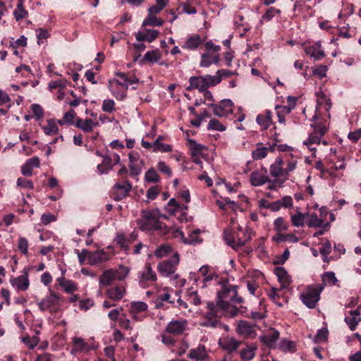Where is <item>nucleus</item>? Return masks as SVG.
<instances>
[{"mask_svg":"<svg viewBox=\"0 0 361 361\" xmlns=\"http://www.w3.org/2000/svg\"><path fill=\"white\" fill-rule=\"evenodd\" d=\"M237 288V286L224 281L221 283V289L218 290L216 303L221 310L225 311L226 314L230 317H235L238 312V309L230 303L240 304L243 302V298L238 296Z\"/></svg>","mask_w":361,"mask_h":361,"instance_id":"f257e3e1","label":"nucleus"},{"mask_svg":"<svg viewBox=\"0 0 361 361\" xmlns=\"http://www.w3.org/2000/svg\"><path fill=\"white\" fill-rule=\"evenodd\" d=\"M160 218L166 219V216L161 214L159 209L142 210L137 224L143 231H156L164 235L168 233V228L165 224L159 221Z\"/></svg>","mask_w":361,"mask_h":361,"instance_id":"f03ea898","label":"nucleus"},{"mask_svg":"<svg viewBox=\"0 0 361 361\" xmlns=\"http://www.w3.org/2000/svg\"><path fill=\"white\" fill-rule=\"evenodd\" d=\"M179 262V254L174 252L171 258L161 261L157 264V271L162 276L169 277L171 280H177L179 279V275L176 271Z\"/></svg>","mask_w":361,"mask_h":361,"instance_id":"7ed1b4c3","label":"nucleus"},{"mask_svg":"<svg viewBox=\"0 0 361 361\" xmlns=\"http://www.w3.org/2000/svg\"><path fill=\"white\" fill-rule=\"evenodd\" d=\"M322 288L318 286H310L300 294V299L308 308H314L320 299Z\"/></svg>","mask_w":361,"mask_h":361,"instance_id":"20e7f679","label":"nucleus"},{"mask_svg":"<svg viewBox=\"0 0 361 361\" xmlns=\"http://www.w3.org/2000/svg\"><path fill=\"white\" fill-rule=\"evenodd\" d=\"M138 283L141 288H147L157 280V276L151 265L147 264L144 269L138 273Z\"/></svg>","mask_w":361,"mask_h":361,"instance_id":"39448f33","label":"nucleus"},{"mask_svg":"<svg viewBox=\"0 0 361 361\" xmlns=\"http://www.w3.org/2000/svg\"><path fill=\"white\" fill-rule=\"evenodd\" d=\"M188 322L185 319H173L166 326L165 332L174 336L183 334L188 329Z\"/></svg>","mask_w":361,"mask_h":361,"instance_id":"423d86ee","label":"nucleus"},{"mask_svg":"<svg viewBox=\"0 0 361 361\" xmlns=\"http://www.w3.org/2000/svg\"><path fill=\"white\" fill-rule=\"evenodd\" d=\"M132 189V185L128 180H124L121 183H116L112 188L113 197L116 201H120L126 197Z\"/></svg>","mask_w":361,"mask_h":361,"instance_id":"0eeeda50","label":"nucleus"},{"mask_svg":"<svg viewBox=\"0 0 361 361\" xmlns=\"http://www.w3.org/2000/svg\"><path fill=\"white\" fill-rule=\"evenodd\" d=\"M61 301L62 297L51 290L49 295H47L38 302V307L41 311L44 312L59 305Z\"/></svg>","mask_w":361,"mask_h":361,"instance_id":"6e6552de","label":"nucleus"},{"mask_svg":"<svg viewBox=\"0 0 361 361\" xmlns=\"http://www.w3.org/2000/svg\"><path fill=\"white\" fill-rule=\"evenodd\" d=\"M233 103L231 99H223L219 105L211 104L209 106L213 107V111L215 116L219 117L228 116L233 112Z\"/></svg>","mask_w":361,"mask_h":361,"instance_id":"1a4fd4ad","label":"nucleus"},{"mask_svg":"<svg viewBox=\"0 0 361 361\" xmlns=\"http://www.w3.org/2000/svg\"><path fill=\"white\" fill-rule=\"evenodd\" d=\"M29 269L24 268L23 274L16 278L11 279V285L17 290H26L30 286V281L28 279Z\"/></svg>","mask_w":361,"mask_h":361,"instance_id":"9d476101","label":"nucleus"},{"mask_svg":"<svg viewBox=\"0 0 361 361\" xmlns=\"http://www.w3.org/2000/svg\"><path fill=\"white\" fill-rule=\"evenodd\" d=\"M188 357L196 361H207L209 360V355L205 346L199 344L196 348L190 350Z\"/></svg>","mask_w":361,"mask_h":361,"instance_id":"9b49d317","label":"nucleus"},{"mask_svg":"<svg viewBox=\"0 0 361 361\" xmlns=\"http://www.w3.org/2000/svg\"><path fill=\"white\" fill-rule=\"evenodd\" d=\"M241 342L237 341L233 337L224 336L219 340V345L228 353H231L237 350Z\"/></svg>","mask_w":361,"mask_h":361,"instance_id":"f8f14e48","label":"nucleus"},{"mask_svg":"<svg viewBox=\"0 0 361 361\" xmlns=\"http://www.w3.org/2000/svg\"><path fill=\"white\" fill-rule=\"evenodd\" d=\"M111 257V255L106 252L104 250H99L95 252H90L88 255V261L91 265L109 261Z\"/></svg>","mask_w":361,"mask_h":361,"instance_id":"ddd939ff","label":"nucleus"},{"mask_svg":"<svg viewBox=\"0 0 361 361\" xmlns=\"http://www.w3.org/2000/svg\"><path fill=\"white\" fill-rule=\"evenodd\" d=\"M205 41L204 37H202L199 35L193 34L189 35L183 45V48L188 50H196L200 44Z\"/></svg>","mask_w":361,"mask_h":361,"instance_id":"4468645a","label":"nucleus"},{"mask_svg":"<svg viewBox=\"0 0 361 361\" xmlns=\"http://www.w3.org/2000/svg\"><path fill=\"white\" fill-rule=\"evenodd\" d=\"M305 52L307 55L314 60H321L325 56L324 51L321 49V43L317 42L310 46H307L305 48Z\"/></svg>","mask_w":361,"mask_h":361,"instance_id":"2eb2a0df","label":"nucleus"},{"mask_svg":"<svg viewBox=\"0 0 361 361\" xmlns=\"http://www.w3.org/2000/svg\"><path fill=\"white\" fill-rule=\"evenodd\" d=\"M237 331L239 334L245 337L254 338L256 335L255 326L247 321L239 322Z\"/></svg>","mask_w":361,"mask_h":361,"instance_id":"dca6fc26","label":"nucleus"},{"mask_svg":"<svg viewBox=\"0 0 361 361\" xmlns=\"http://www.w3.org/2000/svg\"><path fill=\"white\" fill-rule=\"evenodd\" d=\"M39 159L37 157H33L27 159L25 163L21 166V173L25 176H30L32 174L33 169L39 167Z\"/></svg>","mask_w":361,"mask_h":361,"instance_id":"f3484780","label":"nucleus"},{"mask_svg":"<svg viewBox=\"0 0 361 361\" xmlns=\"http://www.w3.org/2000/svg\"><path fill=\"white\" fill-rule=\"evenodd\" d=\"M99 126L98 121L89 118L82 119L78 118L75 122V126L85 133L92 132L94 127H98Z\"/></svg>","mask_w":361,"mask_h":361,"instance_id":"a211bd4d","label":"nucleus"},{"mask_svg":"<svg viewBox=\"0 0 361 361\" xmlns=\"http://www.w3.org/2000/svg\"><path fill=\"white\" fill-rule=\"evenodd\" d=\"M283 161L281 157H277L270 166V174L274 178L286 176V171L283 168Z\"/></svg>","mask_w":361,"mask_h":361,"instance_id":"6ab92c4d","label":"nucleus"},{"mask_svg":"<svg viewBox=\"0 0 361 361\" xmlns=\"http://www.w3.org/2000/svg\"><path fill=\"white\" fill-rule=\"evenodd\" d=\"M344 320L351 331L355 330L357 324L361 322L360 311L358 310L350 311L349 315L345 316Z\"/></svg>","mask_w":361,"mask_h":361,"instance_id":"aec40b11","label":"nucleus"},{"mask_svg":"<svg viewBox=\"0 0 361 361\" xmlns=\"http://www.w3.org/2000/svg\"><path fill=\"white\" fill-rule=\"evenodd\" d=\"M126 290L123 286H116L114 288H109L106 290V295L114 301L121 300L126 295Z\"/></svg>","mask_w":361,"mask_h":361,"instance_id":"412c9836","label":"nucleus"},{"mask_svg":"<svg viewBox=\"0 0 361 361\" xmlns=\"http://www.w3.org/2000/svg\"><path fill=\"white\" fill-rule=\"evenodd\" d=\"M56 282L67 293H72L78 290V286L74 281L66 279L63 276L57 278Z\"/></svg>","mask_w":361,"mask_h":361,"instance_id":"4be33fe9","label":"nucleus"},{"mask_svg":"<svg viewBox=\"0 0 361 361\" xmlns=\"http://www.w3.org/2000/svg\"><path fill=\"white\" fill-rule=\"evenodd\" d=\"M190 85L186 88L187 90L197 89L200 92H204L206 88L204 76H192L189 78Z\"/></svg>","mask_w":361,"mask_h":361,"instance_id":"5701e85b","label":"nucleus"},{"mask_svg":"<svg viewBox=\"0 0 361 361\" xmlns=\"http://www.w3.org/2000/svg\"><path fill=\"white\" fill-rule=\"evenodd\" d=\"M208 312L206 313L204 319H217L221 314H226L225 311L221 310V307L216 303L212 302H207Z\"/></svg>","mask_w":361,"mask_h":361,"instance_id":"b1692460","label":"nucleus"},{"mask_svg":"<svg viewBox=\"0 0 361 361\" xmlns=\"http://www.w3.org/2000/svg\"><path fill=\"white\" fill-rule=\"evenodd\" d=\"M73 346L71 350L73 354L78 353H87L90 350V345L85 341L79 337L73 338Z\"/></svg>","mask_w":361,"mask_h":361,"instance_id":"393cba45","label":"nucleus"},{"mask_svg":"<svg viewBox=\"0 0 361 361\" xmlns=\"http://www.w3.org/2000/svg\"><path fill=\"white\" fill-rule=\"evenodd\" d=\"M271 116V111L267 110L264 114H259L257 116L256 121L262 129L267 130L272 124Z\"/></svg>","mask_w":361,"mask_h":361,"instance_id":"a878e982","label":"nucleus"},{"mask_svg":"<svg viewBox=\"0 0 361 361\" xmlns=\"http://www.w3.org/2000/svg\"><path fill=\"white\" fill-rule=\"evenodd\" d=\"M274 274L277 276L279 283L281 284V288H286L290 282L286 270L283 267H276L274 269Z\"/></svg>","mask_w":361,"mask_h":361,"instance_id":"bb28decb","label":"nucleus"},{"mask_svg":"<svg viewBox=\"0 0 361 361\" xmlns=\"http://www.w3.org/2000/svg\"><path fill=\"white\" fill-rule=\"evenodd\" d=\"M115 74L123 82V89L125 90H128L131 85L138 82V79L133 74L122 72H116Z\"/></svg>","mask_w":361,"mask_h":361,"instance_id":"cd10ccee","label":"nucleus"},{"mask_svg":"<svg viewBox=\"0 0 361 361\" xmlns=\"http://www.w3.org/2000/svg\"><path fill=\"white\" fill-rule=\"evenodd\" d=\"M159 32L154 30H146L145 32H138L135 35L136 39L139 42L147 41L151 42L158 36Z\"/></svg>","mask_w":361,"mask_h":361,"instance_id":"c85d7f7f","label":"nucleus"},{"mask_svg":"<svg viewBox=\"0 0 361 361\" xmlns=\"http://www.w3.org/2000/svg\"><path fill=\"white\" fill-rule=\"evenodd\" d=\"M307 224L309 227L319 228L324 226L326 228L329 226V223L324 224L322 219H319L315 214L307 213Z\"/></svg>","mask_w":361,"mask_h":361,"instance_id":"c756f323","label":"nucleus"},{"mask_svg":"<svg viewBox=\"0 0 361 361\" xmlns=\"http://www.w3.org/2000/svg\"><path fill=\"white\" fill-rule=\"evenodd\" d=\"M331 108L330 99L327 98L324 94L322 92L317 93V105L316 112H319L324 109L328 111Z\"/></svg>","mask_w":361,"mask_h":361,"instance_id":"7c9ffc66","label":"nucleus"},{"mask_svg":"<svg viewBox=\"0 0 361 361\" xmlns=\"http://www.w3.org/2000/svg\"><path fill=\"white\" fill-rule=\"evenodd\" d=\"M270 182L269 178L258 171H254L250 174V183L253 186H260Z\"/></svg>","mask_w":361,"mask_h":361,"instance_id":"2f4dec72","label":"nucleus"},{"mask_svg":"<svg viewBox=\"0 0 361 361\" xmlns=\"http://www.w3.org/2000/svg\"><path fill=\"white\" fill-rule=\"evenodd\" d=\"M174 250L172 247L169 244H163L159 246L154 251V256L157 258L161 259L166 257L170 255L171 256L174 253Z\"/></svg>","mask_w":361,"mask_h":361,"instance_id":"473e14b6","label":"nucleus"},{"mask_svg":"<svg viewBox=\"0 0 361 361\" xmlns=\"http://www.w3.org/2000/svg\"><path fill=\"white\" fill-rule=\"evenodd\" d=\"M257 347L255 345H246L240 352V355L242 361H250L255 356Z\"/></svg>","mask_w":361,"mask_h":361,"instance_id":"72a5a7b5","label":"nucleus"},{"mask_svg":"<svg viewBox=\"0 0 361 361\" xmlns=\"http://www.w3.org/2000/svg\"><path fill=\"white\" fill-rule=\"evenodd\" d=\"M116 280L114 269H110L104 271L99 276V283L103 286H109Z\"/></svg>","mask_w":361,"mask_h":361,"instance_id":"f704fd0d","label":"nucleus"},{"mask_svg":"<svg viewBox=\"0 0 361 361\" xmlns=\"http://www.w3.org/2000/svg\"><path fill=\"white\" fill-rule=\"evenodd\" d=\"M279 337V333L278 331L272 330L267 334L261 336V341L265 343L269 347L274 345L275 343Z\"/></svg>","mask_w":361,"mask_h":361,"instance_id":"c9c22d12","label":"nucleus"},{"mask_svg":"<svg viewBox=\"0 0 361 361\" xmlns=\"http://www.w3.org/2000/svg\"><path fill=\"white\" fill-rule=\"evenodd\" d=\"M291 222L294 226L301 227L305 224V221L307 219V213L302 214L298 209H297L296 213L291 215Z\"/></svg>","mask_w":361,"mask_h":361,"instance_id":"e433bc0d","label":"nucleus"},{"mask_svg":"<svg viewBox=\"0 0 361 361\" xmlns=\"http://www.w3.org/2000/svg\"><path fill=\"white\" fill-rule=\"evenodd\" d=\"M322 137L317 134V131L311 133L307 140L303 142V144L307 145L310 151H314L315 147H312V145H319L321 142Z\"/></svg>","mask_w":361,"mask_h":361,"instance_id":"4c0bfd02","label":"nucleus"},{"mask_svg":"<svg viewBox=\"0 0 361 361\" xmlns=\"http://www.w3.org/2000/svg\"><path fill=\"white\" fill-rule=\"evenodd\" d=\"M130 312L141 313L145 312L148 309V305L146 302L142 301H133L130 304Z\"/></svg>","mask_w":361,"mask_h":361,"instance_id":"58836bf2","label":"nucleus"},{"mask_svg":"<svg viewBox=\"0 0 361 361\" xmlns=\"http://www.w3.org/2000/svg\"><path fill=\"white\" fill-rule=\"evenodd\" d=\"M276 111V115L278 117L279 122L280 123H285V116L291 112V109L288 106H280L276 105L275 106Z\"/></svg>","mask_w":361,"mask_h":361,"instance_id":"ea45409f","label":"nucleus"},{"mask_svg":"<svg viewBox=\"0 0 361 361\" xmlns=\"http://www.w3.org/2000/svg\"><path fill=\"white\" fill-rule=\"evenodd\" d=\"M113 165L112 158L110 156H106L104 157L102 164L97 166V169L100 173H107L111 169Z\"/></svg>","mask_w":361,"mask_h":361,"instance_id":"a19ab883","label":"nucleus"},{"mask_svg":"<svg viewBox=\"0 0 361 361\" xmlns=\"http://www.w3.org/2000/svg\"><path fill=\"white\" fill-rule=\"evenodd\" d=\"M130 273V268L124 265H120L118 269H114L116 280H124Z\"/></svg>","mask_w":361,"mask_h":361,"instance_id":"79ce46f5","label":"nucleus"},{"mask_svg":"<svg viewBox=\"0 0 361 361\" xmlns=\"http://www.w3.org/2000/svg\"><path fill=\"white\" fill-rule=\"evenodd\" d=\"M273 240L277 243L285 241L297 243L298 241V238L293 234H282L279 233L274 237H273Z\"/></svg>","mask_w":361,"mask_h":361,"instance_id":"37998d69","label":"nucleus"},{"mask_svg":"<svg viewBox=\"0 0 361 361\" xmlns=\"http://www.w3.org/2000/svg\"><path fill=\"white\" fill-rule=\"evenodd\" d=\"M281 11L279 9H277L274 7H270L269 9L267 10V11L264 13V14L262 16L260 23H263L264 22H269L271 21L273 18L276 14H281Z\"/></svg>","mask_w":361,"mask_h":361,"instance_id":"c03bdc74","label":"nucleus"},{"mask_svg":"<svg viewBox=\"0 0 361 361\" xmlns=\"http://www.w3.org/2000/svg\"><path fill=\"white\" fill-rule=\"evenodd\" d=\"M13 15L16 20L23 19L27 16L28 13L24 9L22 1L18 3L16 8L13 11Z\"/></svg>","mask_w":361,"mask_h":361,"instance_id":"a18cd8bd","label":"nucleus"},{"mask_svg":"<svg viewBox=\"0 0 361 361\" xmlns=\"http://www.w3.org/2000/svg\"><path fill=\"white\" fill-rule=\"evenodd\" d=\"M164 23V20L158 18L155 15H148L144 20L143 25L161 26Z\"/></svg>","mask_w":361,"mask_h":361,"instance_id":"49530a36","label":"nucleus"},{"mask_svg":"<svg viewBox=\"0 0 361 361\" xmlns=\"http://www.w3.org/2000/svg\"><path fill=\"white\" fill-rule=\"evenodd\" d=\"M206 88L215 86L221 82V76L216 73L215 75H206L204 76Z\"/></svg>","mask_w":361,"mask_h":361,"instance_id":"de8ad7c7","label":"nucleus"},{"mask_svg":"<svg viewBox=\"0 0 361 361\" xmlns=\"http://www.w3.org/2000/svg\"><path fill=\"white\" fill-rule=\"evenodd\" d=\"M42 129L44 133L48 135H55L59 131L58 126L53 120H49L47 121V125L44 126Z\"/></svg>","mask_w":361,"mask_h":361,"instance_id":"09e8293b","label":"nucleus"},{"mask_svg":"<svg viewBox=\"0 0 361 361\" xmlns=\"http://www.w3.org/2000/svg\"><path fill=\"white\" fill-rule=\"evenodd\" d=\"M76 116V113L74 110L71 109L66 112L63 118L58 121V123L60 125H64L66 123L68 124H73V119Z\"/></svg>","mask_w":361,"mask_h":361,"instance_id":"8fccbe9b","label":"nucleus"},{"mask_svg":"<svg viewBox=\"0 0 361 361\" xmlns=\"http://www.w3.org/2000/svg\"><path fill=\"white\" fill-rule=\"evenodd\" d=\"M212 281H214L215 283H219L221 284L222 282L221 281L219 276L216 274L215 273H210L207 276L204 277V279L202 281V287L205 288L207 287Z\"/></svg>","mask_w":361,"mask_h":361,"instance_id":"3c124183","label":"nucleus"},{"mask_svg":"<svg viewBox=\"0 0 361 361\" xmlns=\"http://www.w3.org/2000/svg\"><path fill=\"white\" fill-rule=\"evenodd\" d=\"M274 227L276 231L281 233V231H286L289 226L283 217H278L274 221Z\"/></svg>","mask_w":361,"mask_h":361,"instance_id":"603ef678","label":"nucleus"},{"mask_svg":"<svg viewBox=\"0 0 361 361\" xmlns=\"http://www.w3.org/2000/svg\"><path fill=\"white\" fill-rule=\"evenodd\" d=\"M207 129L209 130L224 131L226 128L216 119H211L208 123Z\"/></svg>","mask_w":361,"mask_h":361,"instance_id":"864d4df0","label":"nucleus"},{"mask_svg":"<svg viewBox=\"0 0 361 361\" xmlns=\"http://www.w3.org/2000/svg\"><path fill=\"white\" fill-rule=\"evenodd\" d=\"M110 91L111 92L112 94L119 100H123L126 97V90L125 89H122L121 87L119 88H115V85H112L111 87H109Z\"/></svg>","mask_w":361,"mask_h":361,"instance_id":"5fc2aeb1","label":"nucleus"},{"mask_svg":"<svg viewBox=\"0 0 361 361\" xmlns=\"http://www.w3.org/2000/svg\"><path fill=\"white\" fill-rule=\"evenodd\" d=\"M145 180L149 183H157L159 181V176L154 169H149L145 173Z\"/></svg>","mask_w":361,"mask_h":361,"instance_id":"6e6d98bb","label":"nucleus"},{"mask_svg":"<svg viewBox=\"0 0 361 361\" xmlns=\"http://www.w3.org/2000/svg\"><path fill=\"white\" fill-rule=\"evenodd\" d=\"M160 58L161 54L158 50L147 51L145 54V59L152 63L157 62Z\"/></svg>","mask_w":361,"mask_h":361,"instance_id":"4d7b16f0","label":"nucleus"},{"mask_svg":"<svg viewBox=\"0 0 361 361\" xmlns=\"http://www.w3.org/2000/svg\"><path fill=\"white\" fill-rule=\"evenodd\" d=\"M329 335V331L326 328L319 329L315 335L314 341L317 343L326 341Z\"/></svg>","mask_w":361,"mask_h":361,"instance_id":"13d9d810","label":"nucleus"},{"mask_svg":"<svg viewBox=\"0 0 361 361\" xmlns=\"http://www.w3.org/2000/svg\"><path fill=\"white\" fill-rule=\"evenodd\" d=\"M200 325L211 328H221L223 326L218 319H204Z\"/></svg>","mask_w":361,"mask_h":361,"instance_id":"bf43d9fd","label":"nucleus"},{"mask_svg":"<svg viewBox=\"0 0 361 361\" xmlns=\"http://www.w3.org/2000/svg\"><path fill=\"white\" fill-rule=\"evenodd\" d=\"M153 151H160L163 152H168L171 151V147L169 145L154 141L153 142Z\"/></svg>","mask_w":361,"mask_h":361,"instance_id":"052dcab7","label":"nucleus"},{"mask_svg":"<svg viewBox=\"0 0 361 361\" xmlns=\"http://www.w3.org/2000/svg\"><path fill=\"white\" fill-rule=\"evenodd\" d=\"M103 111L106 113H112L116 110L115 102L113 99H104L102 106Z\"/></svg>","mask_w":361,"mask_h":361,"instance_id":"680f3d73","label":"nucleus"},{"mask_svg":"<svg viewBox=\"0 0 361 361\" xmlns=\"http://www.w3.org/2000/svg\"><path fill=\"white\" fill-rule=\"evenodd\" d=\"M67 80L65 79H59L55 81H51L49 83V88L50 90H53L56 88H59L60 90L63 89L66 87Z\"/></svg>","mask_w":361,"mask_h":361,"instance_id":"e2e57ef3","label":"nucleus"},{"mask_svg":"<svg viewBox=\"0 0 361 361\" xmlns=\"http://www.w3.org/2000/svg\"><path fill=\"white\" fill-rule=\"evenodd\" d=\"M18 250L25 255H27L28 253V241L24 237H20L18 239Z\"/></svg>","mask_w":361,"mask_h":361,"instance_id":"0e129e2a","label":"nucleus"},{"mask_svg":"<svg viewBox=\"0 0 361 361\" xmlns=\"http://www.w3.org/2000/svg\"><path fill=\"white\" fill-rule=\"evenodd\" d=\"M268 149L262 147L257 148L252 152V157L254 159H262L267 155Z\"/></svg>","mask_w":361,"mask_h":361,"instance_id":"69168bd1","label":"nucleus"},{"mask_svg":"<svg viewBox=\"0 0 361 361\" xmlns=\"http://www.w3.org/2000/svg\"><path fill=\"white\" fill-rule=\"evenodd\" d=\"M323 281L329 285H335L338 281L334 272L327 271L323 275Z\"/></svg>","mask_w":361,"mask_h":361,"instance_id":"338daca9","label":"nucleus"},{"mask_svg":"<svg viewBox=\"0 0 361 361\" xmlns=\"http://www.w3.org/2000/svg\"><path fill=\"white\" fill-rule=\"evenodd\" d=\"M157 167L160 172L166 175L168 177H171L172 176V171L171 168L164 161H159Z\"/></svg>","mask_w":361,"mask_h":361,"instance_id":"774afa93","label":"nucleus"}]
</instances>
